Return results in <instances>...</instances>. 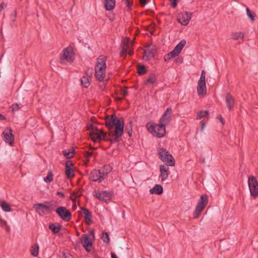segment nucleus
Masks as SVG:
<instances>
[{
    "mask_svg": "<svg viewBox=\"0 0 258 258\" xmlns=\"http://www.w3.org/2000/svg\"><path fill=\"white\" fill-rule=\"evenodd\" d=\"M92 72L87 71L85 75L82 77L81 79V85L85 88H88L90 85L92 79Z\"/></svg>",
    "mask_w": 258,
    "mask_h": 258,
    "instance_id": "a211bd4d",
    "label": "nucleus"
},
{
    "mask_svg": "<svg viewBox=\"0 0 258 258\" xmlns=\"http://www.w3.org/2000/svg\"><path fill=\"white\" fill-rule=\"evenodd\" d=\"M82 237V245L87 251H90V249L89 248V246L92 245V241L90 239L86 234H83Z\"/></svg>",
    "mask_w": 258,
    "mask_h": 258,
    "instance_id": "5701e85b",
    "label": "nucleus"
},
{
    "mask_svg": "<svg viewBox=\"0 0 258 258\" xmlns=\"http://www.w3.org/2000/svg\"><path fill=\"white\" fill-rule=\"evenodd\" d=\"M163 187L160 184H156L154 187L150 190V192L151 194L161 195L163 193Z\"/></svg>",
    "mask_w": 258,
    "mask_h": 258,
    "instance_id": "a878e982",
    "label": "nucleus"
},
{
    "mask_svg": "<svg viewBox=\"0 0 258 258\" xmlns=\"http://www.w3.org/2000/svg\"><path fill=\"white\" fill-rule=\"evenodd\" d=\"M112 170V167L110 166V165H104L103 167V171H102V173L104 174V176L107 175L108 173H109Z\"/></svg>",
    "mask_w": 258,
    "mask_h": 258,
    "instance_id": "e433bc0d",
    "label": "nucleus"
},
{
    "mask_svg": "<svg viewBox=\"0 0 258 258\" xmlns=\"http://www.w3.org/2000/svg\"><path fill=\"white\" fill-rule=\"evenodd\" d=\"M94 195L100 201L107 202L110 201L112 194L106 191L95 190Z\"/></svg>",
    "mask_w": 258,
    "mask_h": 258,
    "instance_id": "f8f14e48",
    "label": "nucleus"
},
{
    "mask_svg": "<svg viewBox=\"0 0 258 258\" xmlns=\"http://www.w3.org/2000/svg\"><path fill=\"white\" fill-rule=\"evenodd\" d=\"M198 82L206 83V73L204 70L202 71L201 77Z\"/></svg>",
    "mask_w": 258,
    "mask_h": 258,
    "instance_id": "a19ab883",
    "label": "nucleus"
},
{
    "mask_svg": "<svg viewBox=\"0 0 258 258\" xmlns=\"http://www.w3.org/2000/svg\"><path fill=\"white\" fill-rule=\"evenodd\" d=\"M172 112L171 108H167L159 119L160 123H162L164 125L168 124L171 120Z\"/></svg>",
    "mask_w": 258,
    "mask_h": 258,
    "instance_id": "4468645a",
    "label": "nucleus"
},
{
    "mask_svg": "<svg viewBox=\"0 0 258 258\" xmlns=\"http://www.w3.org/2000/svg\"><path fill=\"white\" fill-rule=\"evenodd\" d=\"M104 178V174H102L101 170L94 169L90 172L89 179L93 181L101 182Z\"/></svg>",
    "mask_w": 258,
    "mask_h": 258,
    "instance_id": "ddd939ff",
    "label": "nucleus"
},
{
    "mask_svg": "<svg viewBox=\"0 0 258 258\" xmlns=\"http://www.w3.org/2000/svg\"><path fill=\"white\" fill-rule=\"evenodd\" d=\"M92 152H90L89 151L85 152V156L86 158L87 162H89L90 158L92 156Z\"/></svg>",
    "mask_w": 258,
    "mask_h": 258,
    "instance_id": "79ce46f5",
    "label": "nucleus"
},
{
    "mask_svg": "<svg viewBox=\"0 0 258 258\" xmlns=\"http://www.w3.org/2000/svg\"><path fill=\"white\" fill-rule=\"evenodd\" d=\"M6 119V117L2 114L0 113V120H4Z\"/></svg>",
    "mask_w": 258,
    "mask_h": 258,
    "instance_id": "864d4df0",
    "label": "nucleus"
},
{
    "mask_svg": "<svg viewBox=\"0 0 258 258\" xmlns=\"http://www.w3.org/2000/svg\"><path fill=\"white\" fill-rule=\"evenodd\" d=\"M53 174L51 170L48 171L47 175L44 178V181L48 183H50L53 181Z\"/></svg>",
    "mask_w": 258,
    "mask_h": 258,
    "instance_id": "473e14b6",
    "label": "nucleus"
},
{
    "mask_svg": "<svg viewBox=\"0 0 258 258\" xmlns=\"http://www.w3.org/2000/svg\"><path fill=\"white\" fill-rule=\"evenodd\" d=\"M166 165H161L160 166V175L162 181L166 180L169 176V167Z\"/></svg>",
    "mask_w": 258,
    "mask_h": 258,
    "instance_id": "6ab92c4d",
    "label": "nucleus"
},
{
    "mask_svg": "<svg viewBox=\"0 0 258 258\" xmlns=\"http://www.w3.org/2000/svg\"><path fill=\"white\" fill-rule=\"evenodd\" d=\"M106 58L104 55H100L97 58L95 67V76L99 82L103 81L106 76Z\"/></svg>",
    "mask_w": 258,
    "mask_h": 258,
    "instance_id": "f03ea898",
    "label": "nucleus"
},
{
    "mask_svg": "<svg viewBox=\"0 0 258 258\" xmlns=\"http://www.w3.org/2000/svg\"><path fill=\"white\" fill-rule=\"evenodd\" d=\"M39 253V246L38 244H34L32 246L31 253L34 256H37Z\"/></svg>",
    "mask_w": 258,
    "mask_h": 258,
    "instance_id": "72a5a7b5",
    "label": "nucleus"
},
{
    "mask_svg": "<svg viewBox=\"0 0 258 258\" xmlns=\"http://www.w3.org/2000/svg\"><path fill=\"white\" fill-rule=\"evenodd\" d=\"M115 0H105L104 6L107 11L112 10L115 6Z\"/></svg>",
    "mask_w": 258,
    "mask_h": 258,
    "instance_id": "bb28decb",
    "label": "nucleus"
},
{
    "mask_svg": "<svg viewBox=\"0 0 258 258\" xmlns=\"http://www.w3.org/2000/svg\"><path fill=\"white\" fill-rule=\"evenodd\" d=\"M81 209L83 213L86 223L88 225H90L92 223L91 218L92 215L91 213L89 211V210L84 207H81Z\"/></svg>",
    "mask_w": 258,
    "mask_h": 258,
    "instance_id": "4be33fe9",
    "label": "nucleus"
},
{
    "mask_svg": "<svg viewBox=\"0 0 258 258\" xmlns=\"http://www.w3.org/2000/svg\"><path fill=\"white\" fill-rule=\"evenodd\" d=\"M156 52V48L155 46L150 47L144 51L143 59L145 60H149L154 58Z\"/></svg>",
    "mask_w": 258,
    "mask_h": 258,
    "instance_id": "dca6fc26",
    "label": "nucleus"
},
{
    "mask_svg": "<svg viewBox=\"0 0 258 258\" xmlns=\"http://www.w3.org/2000/svg\"><path fill=\"white\" fill-rule=\"evenodd\" d=\"M45 203L48 204V205H45L43 203H37L33 205V208L40 216H43L53 210L52 204H50L48 202H45Z\"/></svg>",
    "mask_w": 258,
    "mask_h": 258,
    "instance_id": "6e6552de",
    "label": "nucleus"
},
{
    "mask_svg": "<svg viewBox=\"0 0 258 258\" xmlns=\"http://www.w3.org/2000/svg\"><path fill=\"white\" fill-rule=\"evenodd\" d=\"M165 125L162 123L155 124L149 122L146 124L148 131L154 136L159 138L163 137L165 134Z\"/></svg>",
    "mask_w": 258,
    "mask_h": 258,
    "instance_id": "20e7f679",
    "label": "nucleus"
},
{
    "mask_svg": "<svg viewBox=\"0 0 258 258\" xmlns=\"http://www.w3.org/2000/svg\"><path fill=\"white\" fill-rule=\"evenodd\" d=\"M1 207L5 212H9L12 211V208L10 206L6 201H4L2 202Z\"/></svg>",
    "mask_w": 258,
    "mask_h": 258,
    "instance_id": "2f4dec72",
    "label": "nucleus"
},
{
    "mask_svg": "<svg viewBox=\"0 0 258 258\" xmlns=\"http://www.w3.org/2000/svg\"><path fill=\"white\" fill-rule=\"evenodd\" d=\"M219 118H220V121L222 123V124H224V119L221 115H219Z\"/></svg>",
    "mask_w": 258,
    "mask_h": 258,
    "instance_id": "5fc2aeb1",
    "label": "nucleus"
},
{
    "mask_svg": "<svg viewBox=\"0 0 258 258\" xmlns=\"http://www.w3.org/2000/svg\"><path fill=\"white\" fill-rule=\"evenodd\" d=\"M75 54L72 46H68L63 49L59 55L60 63L62 64L72 63L75 59Z\"/></svg>",
    "mask_w": 258,
    "mask_h": 258,
    "instance_id": "39448f33",
    "label": "nucleus"
},
{
    "mask_svg": "<svg viewBox=\"0 0 258 258\" xmlns=\"http://www.w3.org/2000/svg\"><path fill=\"white\" fill-rule=\"evenodd\" d=\"M57 214L64 221L68 222L72 218L71 212L64 207H59L56 210Z\"/></svg>",
    "mask_w": 258,
    "mask_h": 258,
    "instance_id": "9b49d317",
    "label": "nucleus"
},
{
    "mask_svg": "<svg viewBox=\"0 0 258 258\" xmlns=\"http://www.w3.org/2000/svg\"><path fill=\"white\" fill-rule=\"evenodd\" d=\"M159 158L165 163L167 166H174L175 160L172 155L164 148H159L158 150Z\"/></svg>",
    "mask_w": 258,
    "mask_h": 258,
    "instance_id": "423d86ee",
    "label": "nucleus"
},
{
    "mask_svg": "<svg viewBox=\"0 0 258 258\" xmlns=\"http://www.w3.org/2000/svg\"><path fill=\"white\" fill-rule=\"evenodd\" d=\"M121 93L125 97L128 95L127 88L125 87L121 90Z\"/></svg>",
    "mask_w": 258,
    "mask_h": 258,
    "instance_id": "37998d69",
    "label": "nucleus"
},
{
    "mask_svg": "<svg viewBox=\"0 0 258 258\" xmlns=\"http://www.w3.org/2000/svg\"><path fill=\"white\" fill-rule=\"evenodd\" d=\"M124 2L125 5L127 8V11H131L132 9V6L133 4V0H122Z\"/></svg>",
    "mask_w": 258,
    "mask_h": 258,
    "instance_id": "c9c22d12",
    "label": "nucleus"
},
{
    "mask_svg": "<svg viewBox=\"0 0 258 258\" xmlns=\"http://www.w3.org/2000/svg\"><path fill=\"white\" fill-rule=\"evenodd\" d=\"M147 72L146 68L144 66H141L139 67L138 69V73L140 75H142L144 74H145Z\"/></svg>",
    "mask_w": 258,
    "mask_h": 258,
    "instance_id": "58836bf2",
    "label": "nucleus"
},
{
    "mask_svg": "<svg viewBox=\"0 0 258 258\" xmlns=\"http://www.w3.org/2000/svg\"><path fill=\"white\" fill-rule=\"evenodd\" d=\"M0 224H1V225H2V226H4V225L7 226V224H6V225H4V223H1H1H0Z\"/></svg>",
    "mask_w": 258,
    "mask_h": 258,
    "instance_id": "338daca9",
    "label": "nucleus"
},
{
    "mask_svg": "<svg viewBox=\"0 0 258 258\" xmlns=\"http://www.w3.org/2000/svg\"><path fill=\"white\" fill-rule=\"evenodd\" d=\"M49 228L52 230L53 233L56 234L59 232L61 228V226L60 225H58L57 226H55L54 224H50L49 225Z\"/></svg>",
    "mask_w": 258,
    "mask_h": 258,
    "instance_id": "c756f323",
    "label": "nucleus"
},
{
    "mask_svg": "<svg viewBox=\"0 0 258 258\" xmlns=\"http://www.w3.org/2000/svg\"><path fill=\"white\" fill-rule=\"evenodd\" d=\"M246 11L247 16L252 21H254V16H255V14L252 13V12L250 11V10L248 8H246Z\"/></svg>",
    "mask_w": 258,
    "mask_h": 258,
    "instance_id": "ea45409f",
    "label": "nucleus"
},
{
    "mask_svg": "<svg viewBox=\"0 0 258 258\" xmlns=\"http://www.w3.org/2000/svg\"><path fill=\"white\" fill-rule=\"evenodd\" d=\"M90 235H91L93 238H94V233L93 231L90 232Z\"/></svg>",
    "mask_w": 258,
    "mask_h": 258,
    "instance_id": "052dcab7",
    "label": "nucleus"
},
{
    "mask_svg": "<svg viewBox=\"0 0 258 258\" xmlns=\"http://www.w3.org/2000/svg\"><path fill=\"white\" fill-rule=\"evenodd\" d=\"M90 131L89 134L91 139L95 143H99L101 141H109L110 137H107V134L102 130H99L96 127L91 124L88 126Z\"/></svg>",
    "mask_w": 258,
    "mask_h": 258,
    "instance_id": "7ed1b4c3",
    "label": "nucleus"
},
{
    "mask_svg": "<svg viewBox=\"0 0 258 258\" xmlns=\"http://www.w3.org/2000/svg\"><path fill=\"white\" fill-rule=\"evenodd\" d=\"M6 226H7V231L9 232L10 230V228L9 226H7V225Z\"/></svg>",
    "mask_w": 258,
    "mask_h": 258,
    "instance_id": "e2e57ef3",
    "label": "nucleus"
},
{
    "mask_svg": "<svg viewBox=\"0 0 258 258\" xmlns=\"http://www.w3.org/2000/svg\"><path fill=\"white\" fill-rule=\"evenodd\" d=\"M101 238L104 242L107 244L109 243L110 239L109 237V235L107 232H103Z\"/></svg>",
    "mask_w": 258,
    "mask_h": 258,
    "instance_id": "4c0bfd02",
    "label": "nucleus"
},
{
    "mask_svg": "<svg viewBox=\"0 0 258 258\" xmlns=\"http://www.w3.org/2000/svg\"><path fill=\"white\" fill-rule=\"evenodd\" d=\"M151 34L152 35H153V32H151Z\"/></svg>",
    "mask_w": 258,
    "mask_h": 258,
    "instance_id": "774afa93",
    "label": "nucleus"
},
{
    "mask_svg": "<svg viewBox=\"0 0 258 258\" xmlns=\"http://www.w3.org/2000/svg\"><path fill=\"white\" fill-rule=\"evenodd\" d=\"M75 153L74 150H70L68 151L64 150L62 151L63 155L67 159L72 158L75 155Z\"/></svg>",
    "mask_w": 258,
    "mask_h": 258,
    "instance_id": "c85d7f7f",
    "label": "nucleus"
},
{
    "mask_svg": "<svg viewBox=\"0 0 258 258\" xmlns=\"http://www.w3.org/2000/svg\"><path fill=\"white\" fill-rule=\"evenodd\" d=\"M123 99V98L117 97L116 100L119 101H121Z\"/></svg>",
    "mask_w": 258,
    "mask_h": 258,
    "instance_id": "680f3d73",
    "label": "nucleus"
},
{
    "mask_svg": "<svg viewBox=\"0 0 258 258\" xmlns=\"http://www.w3.org/2000/svg\"><path fill=\"white\" fill-rule=\"evenodd\" d=\"M6 6V5L3 3L0 5V13L2 11V10L4 9V7Z\"/></svg>",
    "mask_w": 258,
    "mask_h": 258,
    "instance_id": "603ef678",
    "label": "nucleus"
},
{
    "mask_svg": "<svg viewBox=\"0 0 258 258\" xmlns=\"http://www.w3.org/2000/svg\"><path fill=\"white\" fill-rule=\"evenodd\" d=\"M178 1L179 0H169L172 8H175L177 7Z\"/></svg>",
    "mask_w": 258,
    "mask_h": 258,
    "instance_id": "a18cd8bd",
    "label": "nucleus"
},
{
    "mask_svg": "<svg viewBox=\"0 0 258 258\" xmlns=\"http://www.w3.org/2000/svg\"><path fill=\"white\" fill-rule=\"evenodd\" d=\"M208 196L207 195H202L201 196L198 205H197L195 210L193 213L194 219H197L201 215L202 211L208 204Z\"/></svg>",
    "mask_w": 258,
    "mask_h": 258,
    "instance_id": "0eeeda50",
    "label": "nucleus"
},
{
    "mask_svg": "<svg viewBox=\"0 0 258 258\" xmlns=\"http://www.w3.org/2000/svg\"><path fill=\"white\" fill-rule=\"evenodd\" d=\"M200 163H204L205 162V158H202L200 159Z\"/></svg>",
    "mask_w": 258,
    "mask_h": 258,
    "instance_id": "bf43d9fd",
    "label": "nucleus"
},
{
    "mask_svg": "<svg viewBox=\"0 0 258 258\" xmlns=\"http://www.w3.org/2000/svg\"><path fill=\"white\" fill-rule=\"evenodd\" d=\"M134 44L133 41L128 42L126 44L123 43L122 46V50L120 51L121 56L126 55L128 54L131 55L133 54L134 51L133 50V45Z\"/></svg>",
    "mask_w": 258,
    "mask_h": 258,
    "instance_id": "2eb2a0df",
    "label": "nucleus"
},
{
    "mask_svg": "<svg viewBox=\"0 0 258 258\" xmlns=\"http://www.w3.org/2000/svg\"><path fill=\"white\" fill-rule=\"evenodd\" d=\"M197 93L199 96H204L207 93L206 83H198Z\"/></svg>",
    "mask_w": 258,
    "mask_h": 258,
    "instance_id": "393cba45",
    "label": "nucleus"
},
{
    "mask_svg": "<svg viewBox=\"0 0 258 258\" xmlns=\"http://www.w3.org/2000/svg\"><path fill=\"white\" fill-rule=\"evenodd\" d=\"M225 101L228 110L229 111H231L233 109L234 106V100L233 97L231 95L230 93L227 94L225 97Z\"/></svg>",
    "mask_w": 258,
    "mask_h": 258,
    "instance_id": "b1692460",
    "label": "nucleus"
},
{
    "mask_svg": "<svg viewBox=\"0 0 258 258\" xmlns=\"http://www.w3.org/2000/svg\"><path fill=\"white\" fill-rule=\"evenodd\" d=\"M4 223V225H6L7 224V222L4 220H3L1 218H0V223Z\"/></svg>",
    "mask_w": 258,
    "mask_h": 258,
    "instance_id": "13d9d810",
    "label": "nucleus"
},
{
    "mask_svg": "<svg viewBox=\"0 0 258 258\" xmlns=\"http://www.w3.org/2000/svg\"><path fill=\"white\" fill-rule=\"evenodd\" d=\"M12 109L13 110H18L19 107V105L17 104H13L12 106Z\"/></svg>",
    "mask_w": 258,
    "mask_h": 258,
    "instance_id": "de8ad7c7",
    "label": "nucleus"
},
{
    "mask_svg": "<svg viewBox=\"0 0 258 258\" xmlns=\"http://www.w3.org/2000/svg\"><path fill=\"white\" fill-rule=\"evenodd\" d=\"M56 195L59 196L60 198H63L64 197V194L60 191H57Z\"/></svg>",
    "mask_w": 258,
    "mask_h": 258,
    "instance_id": "09e8293b",
    "label": "nucleus"
},
{
    "mask_svg": "<svg viewBox=\"0 0 258 258\" xmlns=\"http://www.w3.org/2000/svg\"><path fill=\"white\" fill-rule=\"evenodd\" d=\"M125 129L126 131H131V130H132V122L131 121H130V122L126 125Z\"/></svg>",
    "mask_w": 258,
    "mask_h": 258,
    "instance_id": "49530a36",
    "label": "nucleus"
},
{
    "mask_svg": "<svg viewBox=\"0 0 258 258\" xmlns=\"http://www.w3.org/2000/svg\"><path fill=\"white\" fill-rule=\"evenodd\" d=\"M74 164L71 160H68L66 162L65 174L68 178H71L74 177V170L72 168Z\"/></svg>",
    "mask_w": 258,
    "mask_h": 258,
    "instance_id": "f3484780",
    "label": "nucleus"
},
{
    "mask_svg": "<svg viewBox=\"0 0 258 258\" xmlns=\"http://www.w3.org/2000/svg\"><path fill=\"white\" fill-rule=\"evenodd\" d=\"M127 131V134H128V135L131 137L132 136V133H133V130H131V131Z\"/></svg>",
    "mask_w": 258,
    "mask_h": 258,
    "instance_id": "6e6d98bb",
    "label": "nucleus"
},
{
    "mask_svg": "<svg viewBox=\"0 0 258 258\" xmlns=\"http://www.w3.org/2000/svg\"><path fill=\"white\" fill-rule=\"evenodd\" d=\"M185 44L186 41L185 40L180 41L172 51L168 53L164 56V60L165 61H169L171 58L177 56Z\"/></svg>",
    "mask_w": 258,
    "mask_h": 258,
    "instance_id": "1a4fd4ad",
    "label": "nucleus"
},
{
    "mask_svg": "<svg viewBox=\"0 0 258 258\" xmlns=\"http://www.w3.org/2000/svg\"><path fill=\"white\" fill-rule=\"evenodd\" d=\"M157 80V77L155 74H151L149 75L148 79L146 81L145 84H153Z\"/></svg>",
    "mask_w": 258,
    "mask_h": 258,
    "instance_id": "cd10ccee",
    "label": "nucleus"
},
{
    "mask_svg": "<svg viewBox=\"0 0 258 258\" xmlns=\"http://www.w3.org/2000/svg\"><path fill=\"white\" fill-rule=\"evenodd\" d=\"M231 37L234 40L239 39H243L244 38V33L242 32H234L231 34Z\"/></svg>",
    "mask_w": 258,
    "mask_h": 258,
    "instance_id": "7c9ffc66",
    "label": "nucleus"
},
{
    "mask_svg": "<svg viewBox=\"0 0 258 258\" xmlns=\"http://www.w3.org/2000/svg\"><path fill=\"white\" fill-rule=\"evenodd\" d=\"M105 124L109 130L115 128L114 131L108 134L111 143H117L123 133L124 119L122 117L118 118L114 114L107 116L105 118Z\"/></svg>",
    "mask_w": 258,
    "mask_h": 258,
    "instance_id": "f257e3e1",
    "label": "nucleus"
},
{
    "mask_svg": "<svg viewBox=\"0 0 258 258\" xmlns=\"http://www.w3.org/2000/svg\"><path fill=\"white\" fill-rule=\"evenodd\" d=\"M111 258H118V257L115 255V253L112 252L111 254Z\"/></svg>",
    "mask_w": 258,
    "mask_h": 258,
    "instance_id": "4d7b16f0",
    "label": "nucleus"
},
{
    "mask_svg": "<svg viewBox=\"0 0 258 258\" xmlns=\"http://www.w3.org/2000/svg\"><path fill=\"white\" fill-rule=\"evenodd\" d=\"M192 14L188 12H185L181 14V17L178 18V21L182 25H187L191 19Z\"/></svg>",
    "mask_w": 258,
    "mask_h": 258,
    "instance_id": "412c9836",
    "label": "nucleus"
},
{
    "mask_svg": "<svg viewBox=\"0 0 258 258\" xmlns=\"http://www.w3.org/2000/svg\"><path fill=\"white\" fill-rule=\"evenodd\" d=\"M6 130L9 131V133H6L4 132L3 133L4 140L6 142L12 145L14 140V136L12 134V130L10 127H7Z\"/></svg>",
    "mask_w": 258,
    "mask_h": 258,
    "instance_id": "aec40b11",
    "label": "nucleus"
},
{
    "mask_svg": "<svg viewBox=\"0 0 258 258\" xmlns=\"http://www.w3.org/2000/svg\"><path fill=\"white\" fill-rule=\"evenodd\" d=\"M72 195V196H74L75 197H77L79 196L78 195H75V193H73Z\"/></svg>",
    "mask_w": 258,
    "mask_h": 258,
    "instance_id": "0e129e2a",
    "label": "nucleus"
},
{
    "mask_svg": "<svg viewBox=\"0 0 258 258\" xmlns=\"http://www.w3.org/2000/svg\"><path fill=\"white\" fill-rule=\"evenodd\" d=\"M248 184L251 196L254 198L258 197V181L254 176L248 177Z\"/></svg>",
    "mask_w": 258,
    "mask_h": 258,
    "instance_id": "9d476101",
    "label": "nucleus"
},
{
    "mask_svg": "<svg viewBox=\"0 0 258 258\" xmlns=\"http://www.w3.org/2000/svg\"><path fill=\"white\" fill-rule=\"evenodd\" d=\"M140 3L143 6H145L147 3L146 0H140Z\"/></svg>",
    "mask_w": 258,
    "mask_h": 258,
    "instance_id": "8fccbe9b",
    "label": "nucleus"
},
{
    "mask_svg": "<svg viewBox=\"0 0 258 258\" xmlns=\"http://www.w3.org/2000/svg\"><path fill=\"white\" fill-rule=\"evenodd\" d=\"M61 256L62 258H73V255L68 252H62Z\"/></svg>",
    "mask_w": 258,
    "mask_h": 258,
    "instance_id": "c03bdc74",
    "label": "nucleus"
},
{
    "mask_svg": "<svg viewBox=\"0 0 258 258\" xmlns=\"http://www.w3.org/2000/svg\"><path fill=\"white\" fill-rule=\"evenodd\" d=\"M209 112L207 110H201L197 115V119H200L209 114Z\"/></svg>",
    "mask_w": 258,
    "mask_h": 258,
    "instance_id": "f704fd0d",
    "label": "nucleus"
},
{
    "mask_svg": "<svg viewBox=\"0 0 258 258\" xmlns=\"http://www.w3.org/2000/svg\"><path fill=\"white\" fill-rule=\"evenodd\" d=\"M177 61H178V62H179L181 63V62H182V59H180V60H177Z\"/></svg>",
    "mask_w": 258,
    "mask_h": 258,
    "instance_id": "69168bd1",
    "label": "nucleus"
},
{
    "mask_svg": "<svg viewBox=\"0 0 258 258\" xmlns=\"http://www.w3.org/2000/svg\"><path fill=\"white\" fill-rule=\"evenodd\" d=\"M205 125H206L205 122H204L203 121H201V131L202 132L203 131L204 128L205 127Z\"/></svg>",
    "mask_w": 258,
    "mask_h": 258,
    "instance_id": "3c124183",
    "label": "nucleus"
}]
</instances>
